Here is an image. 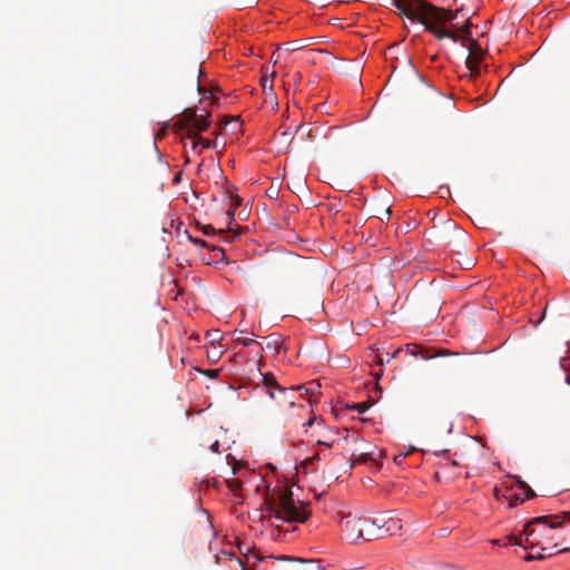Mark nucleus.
I'll return each instance as SVG.
<instances>
[{
    "instance_id": "31",
    "label": "nucleus",
    "mask_w": 570,
    "mask_h": 570,
    "mask_svg": "<svg viewBox=\"0 0 570 570\" xmlns=\"http://www.w3.org/2000/svg\"><path fill=\"white\" fill-rule=\"evenodd\" d=\"M368 459H370V453H361L357 456L356 461L357 462H366Z\"/></svg>"
},
{
    "instance_id": "38",
    "label": "nucleus",
    "mask_w": 570,
    "mask_h": 570,
    "mask_svg": "<svg viewBox=\"0 0 570 570\" xmlns=\"http://www.w3.org/2000/svg\"><path fill=\"white\" fill-rule=\"evenodd\" d=\"M314 423L313 419H309L306 423H304V426H312Z\"/></svg>"
},
{
    "instance_id": "14",
    "label": "nucleus",
    "mask_w": 570,
    "mask_h": 570,
    "mask_svg": "<svg viewBox=\"0 0 570 570\" xmlns=\"http://www.w3.org/2000/svg\"><path fill=\"white\" fill-rule=\"evenodd\" d=\"M189 139L193 140V149L195 150L197 148V146L199 144L203 145V148H210V147H215L213 145V142L209 140V139H204L202 138L200 136H198L197 134H193L191 130H189V134H188V137Z\"/></svg>"
},
{
    "instance_id": "43",
    "label": "nucleus",
    "mask_w": 570,
    "mask_h": 570,
    "mask_svg": "<svg viewBox=\"0 0 570 570\" xmlns=\"http://www.w3.org/2000/svg\"><path fill=\"white\" fill-rule=\"evenodd\" d=\"M352 438H353V440H354V441H357V439H358V436H357V434H356V433H353V434H352Z\"/></svg>"
},
{
    "instance_id": "2",
    "label": "nucleus",
    "mask_w": 570,
    "mask_h": 570,
    "mask_svg": "<svg viewBox=\"0 0 570 570\" xmlns=\"http://www.w3.org/2000/svg\"><path fill=\"white\" fill-rule=\"evenodd\" d=\"M308 507L303 501H295L288 489L273 492L265 501V510L269 517L287 523L305 522L311 514Z\"/></svg>"
},
{
    "instance_id": "46",
    "label": "nucleus",
    "mask_w": 570,
    "mask_h": 570,
    "mask_svg": "<svg viewBox=\"0 0 570 570\" xmlns=\"http://www.w3.org/2000/svg\"><path fill=\"white\" fill-rule=\"evenodd\" d=\"M291 261L292 262H296V261H298V258L297 257H291Z\"/></svg>"
},
{
    "instance_id": "33",
    "label": "nucleus",
    "mask_w": 570,
    "mask_h": 570,
    "mask_svg": "<svg viewBox=\"0 0 570 570\" xmlns=\"http://www.w3.org/2000/svg\"><path fill=\"white\" fill-rule=\"evenodd\" d=\"M219 442L216 440L212 443L210 451H213L214 453H219Z\"/></svg>"
},
{
    "instance_id": "1",
    "label": "nucleus",
    "mask_w": 570,
    "mask_h": 570,
    "mask_svg": "<svg viewBox=\"0 0 570 570\" xmlns=\"http://www.w3.org/2000/svg\"><path fill=\"white\" fill-rule=\"evenodd\" d=\"M392 3L409 19L424 24L425 29L438 39L450 38L458 41L461 33H463L464 39L468 40L470 35L469 18L465 19L464 26L460 28L456 23L446 27V23L456 19L463 12V9L452 11L434 7L424 0H392Z\"/></svg>"
},
{
    "instance_id": "28",
    "label": "nucleus",
    "mask_w": 570,
    "mask_h": 570,
    "mask_svg": "<svg viewBox=\"0 0 570 570\" xmlns=\"http://www.w3.org/2000/svg\"><path fill=\"white\" fill-rule=\"evenodd\" d=\"M391 216V209L386 208L383 214L379 215L377 217L383 222L384 219L389 220Z\"/></svg>"
},
{
    "instance_id": "24",
    "label": "nucleus",
    "mask_w": 570,
    "mask_h": 570,
    "mask_svg": "<svg viewBox=\"0 0 570 570\" xmlns=\"http://www.w3.org/2000/svg\"><path fill=\"white\" fill-rule=\"evenodd\" d=\"M247 553H250L252 557L256 560V561H261L263 558L261 557L259 554V551H257L255 548L254 549H250L247 551ZM246 558L247 560H249L250 556L249 554H246Z\"/></svg>"
},
{
    "instance_id": "9",
    "label": "nucleus",
    "mask_w": 570,
    "mask_h": 570,
    "mask_svg": "<svg viewBox=\"0 0 570 570\" xmlns=\"http://www.w3.org/2000/svg\"><path fill=\"white\" fill-rule=\"evenodd\" d=\"M263 385L271 399H276L275 391L281 386L272 373L262 374Z\"/></svg>"
},
{
    "instance_id": "20",
    "label": "nucleus",
    "mask_w": 570,
    "mask_h": 570,
    "mask_svg": "<svg viewBox=\"0 0 570 570\" xmlns=\"http://www.w3.org/2000/svg\"><path fill=\"white\" fill-rule=\"evenodd\" d=\"M505 544L523 546L522 540L513 534L507 537Z\"/></svg>"
},
{
    "instance_id": "15",
    "label": "nucleus",
    "mask_w": 570,
    "mask_h": 570,
    "mask_svg": "<svg viewBox=\"0 0 570 570\" xmlns=\"http://www.w3.org/2000/svg\"><path fill=\"white\" fill-rule=\"evenodd\" d=\"M225 557L229 561L230 569L238 568L239 570H248L244 567L243 561L234 553H226Z\"/></svg>"
},
{
    "instance_id": "25",
    "label": "nucleus",
    "mask_w": 570,
    "mask_h": 570,
    "mask_svg": "<svg viewBox=\"0 0 570 570\" xmlns=\"http://www.w3.org/2000/svg\"><path fill=\"white\" fill-rule=\"evenodd\" d=\"M551 550H554L556 552H567V551H570V547L559 548V544L554 543L553 547L551 548ZM552 553H553L552 551L549 552L550 556Z\"/></svg>"
},
{
    "instance_id": "39",
    "label": "nucleus",
    "mask_w": 570,
    "mask_h": 570,
    "mask_svg": "<svg viewBox=\"0 0 570 570\" xmlns=\"http://www.w3.org/2000/svg\"><path fill=\"white\" fill-rule=\"evenodd\" d=\"M345 434H346V435L343 438V440H344L345 442H347V441H348V439H350L348 430H345Z\"/></svg>"
},
{
    "instance_id": "4",
    "label": "nucleus",
    "mask_w": 570,
    "mask_h": 570,
    "mask_svg": "<svg viewBox=\"0 0 570 570\" xmlns=\"http://www.w3.org/2000/svg\"><path fill=\"white\" fill-rule=\"evenodd\" d=\"M346 539L351 543H358L365 540L376 539L377 529H374L372 523H368L367 519L362 518H347L344 522L343 529Z\"/></svg>"
},
{
    "instance_id": "18",
    "label": "nucleus",
    "mask_w": 570,
    "mask_h": 570,
    "mask_svg": "<svg viewBox=\"0 0 570 570\" xmlns=\"http://www.w3.org/2000/svg\"><path fill=\"white\" fill-rule=\"evenodd\" d=\"M370 406H371V403L362 402V403L354 404L352 407L355 409L358 413H364L370 409Z\"/></svg>"
},
{
    "instance_id": "41",
    "label": "nucleus",
    "mask_w": 570,
    "mask_h": 570,
    "mask_svg": "<svg viewBox=\"0 0 570 570\" xmlns=\"http://www.w3.org/2000/svg\"><path fill=\"white\" fill-rule=\"evenodd\" d=\"M179 180H180V174H177V175L175 176V178H174V181H175V183H178Z\"/></svg>"
},
{
    "instance_id": "40",
    "label": "nucleus",
    "mask_w": 570,
    "mask_h": 570,
    "mask_svg": "<svg viewBox=\"0 0 570 570\" xmlns=\"http://www.w3.org/2000/svg\"><path fill=\"white\" fill-rule=\"evenodd\" d=\"M311 570H323V569L321 568V566L315 564V566H312Z\"/></svg>"
},
{
    "instance_id": "19",
    "label": "nucleus",
    "mask_w": 570,
    "mask_h": 570,
    "mask_svg": "<svg viewBox=\"0 0 570 570\" xmlns=\"http://www.w3.org/2000/svg\"><path fill=\"white\" fill-rule=\"evenodd\" d=\"M237 342H239L243 346L245 347H249L252 346L253 344H256L257 346H262L261 343L258 342H255L254 340L252 338H240V337H237L236 338Z\"/></svg>"
},
{
    "instance_id": "32",
    "label": "nucleus",
    "mask_w": 570,
    "mask_h": 570,
    "mask_svg": "<svg viewBox=\"0 0 570 570\" xmlns=\"http://www.w3.org/2000/svg\"><path fill=\"white\" fill-rule=\"evenodd\" d=\"M523 500L524 499L519 495H515L514 499L509 502V508H513L518 502H523Z\"/></svg>"
},
{
    "instance_id": "29",
    "label": "nucleus",
    "mask_w": 570,
    "mask_h": 570,
    "mask_svg": "<svg viewBox=\"0 0 570 570\" xmlns=\"http://www.w3.org/2000/svg\"><path fill=\"white\" fill-rule=\"evenodd\" d=\"M208 336L210 337V343L214 344V342L220 340L219 332L215 331L213 333H209Z\"/></svg>"
},
{
    "instance_id": "48",
    "label": "nucleus",
    "mask_w": 570,
    "mask_h": 570,
    "mask_svg": "<svg viewBox=\"0 0 570 570\" xmlns=\"http://www.w3.org/2000/svg\"><path fill=\"white\" fill-rule=\"evenodd\" d=\"M567 383L570 384V375H567Z\"/></svg>"
},
{
    "instance_id": "8",
    "label": "nucleus",
    "mask_w": 570,
    "mask_h": 570,
    "mask_svg": "<svg viewBox=\"0 0 570 570\" xmlns=\"http://www.w3.org/2000/svg\"><path fill=\"white\" fill-rule=\"evenodd\" d=\"M264 340L266 342H265V346H263V345L261 346L262 350L266 348L268 351L274 352L275 354L279 353V351L283 347V340H282L281 334L272 333L268 336L264 337Z\"/></svg>"
},
{
    "instance_id": "17",
    "label": "nucleus",
    "mask_w": 570,
    "mask_h": 570,
    "mask_svg": "<svg viewBox=\"0 0 570 570\" xmlns=\"http://www.w3.org/2000/svg\"><path fill=\"white\" fill-rule=\"evenodd\" d=\"M468 49H469V53L472 55V53H479L481 56L484 55L481 46L478 43V41L475 40H472L470 39V42H469V46H468Z\"/></svg>"
},
{
    "instance_id": "34",
    "label": "nucleus",
    "mask_w": 570,
    "mask_h": 570,
    "mask_svg": "<svg viewBox=\"0 0 570 570\" xmlns=\"http://www.w3.org/2000/svg\"><path fill=\"white\" fill-rule=\"evenodd\" d=\"M237 236H238V234H237V233H235V232H232V230H229V232H227V233H226V239H227L228 242H232V240H233V239H235Z\"/></svg>"
},
{
    "instance_id": "16",
    "label": "nucleus",
    "mask_w": 570,
    "mask_h": 570,
    "mask_svg": "<svg viewBox=\"0 0 570 570\" xmlns=\"http://www.w3.org/2000/svg\"><path fill=\"white\" fill-rule=\"evenodd\" d=\"M411 70H412V76H413V78L416 80V82H417L421 87H425L426 89H429V90L433 91L432 87H430L429 85H426V83L424 82V79H423V78L421 77V75H420V73L414 69V67H413V66H411ZM434 92H435L436 95H440V92H438V91H435V90H434Z\"/></svg>"
},
{
    "instance_id": "10",
    "label": "nucleus",
    "mask_w": 570,
    "mask_h": 570,
    "mask_svg": "<svg viewBox=\"0 0 570 570\" xmlns=\"http://www.w3.org/2000/svg\"><path fill=\"white\" fill-rule=\"evenodd\" d=\"M482 57L483 56H481L479 53H472V55L469 53L468 55L466 60H465V65H466V68L470 71L471 76L479 75V72H480L479 63H480Z\"/></svg>"
},
{
    "instance_id": "13",
    "label": "nucleus",
    "mask_w": 570,
    "mask_h": 570,
    "mask_svg": "<svg viewBox=\"0 0 570 570\" xmlns=\"http://www.w3.org/2000/svg\"><path fill=\"white\" fill-rule=\"evenodd\" d=\"M197 114L195 110H190V109H187L183 112L181 115V119L184 120V122L187 124L188 126V132H186V136L188 137V134H189V130L193 131V126L195 125V122L197 121Z\"/></svg>"
},
{
    "instance_id": "7",
    "label": "nucleus",
    "mask_w": 570,
    "mask_h": 570,
    "mask_svg": "<svg viewBox=\"0 0 570 570\" xmlns=\"http://www.w3.org/2000/svg\"><path fill=\"white\" fill-rule=\"evenodd\" d=\"M403 528L402 521L400 518L389 514V519L386 522L385 528L383 529L382 533L384 535H396L400 534L401 530Z\"/></svg>"
},
{
    "instance_id": "36",
    "label": "nucleus",
    "mask_w": 570,
    "mask_h": 570,
    "mask_svg": "<svg viewBox=\"0 0 570 570\" xmlns=\"http://www.w3.org/2000/svg\"><path fill=\"white\" fill-rule=\"evenodd\" d=\"M190 240L196 243V244H199L200 246H207L205 240H202V239H198V238H191V237H190Z\"/></svg>"
},
{
    "instance_id": "27",
    "label": "nucleus",
    "mask_w": 570,
    "mask_h": 570,
    "mask_svg": "<svg viewBox=\"0 0 570 570\" xmlns=\"http://www.w3.org/2000/svg\"><path fill=\"white\" fill-rule=\"evenodd\" d=\"M202 230H203L204 235H210L212 233L216 232V229L212 225L203 226Z\"/></svg>"
},
{
    "instance_id": "37",
    "label": "nucleus",
    "mask_w": 570,
    "mask_h": 570,
    "mask_svg": "<svg viewBox=\"0 0 570 570\" xmlns=\"http://www.w3.org/2000/svg\"><path fill=\"white\" fill-rule=\"evenodd\" d=\"M195 72L197 73V82H196V86H197V88H198V89H200V83H199V77H200V73H202L200 68H197V69L195 70Z\"/></svg>"
},
{
    "instance_id": "30",
    "label": "nucleus",
    "mask_w": 570,
    "mask_h": 570,
    "mask_svg": "<svg viewBox=\"0 0 570 570\" xmlns=\"http://www.w3.org/2000/svg\"><path fill=\"white\" fill-rule=\"evenodd\" d=\"M218 370H207L205 372V375L210 377V379H216L218 376Z\"/></svg>"
},
{
    "instance_id": "47",
    "label": "nucleus",
    "mask_w": 570,
    "mask_h": 570,
    "mask_svg": "<svg viewBox=\"0 0 570 570\" xmlns=\"http://www.w3.org/2000/svg\"><path fill=\"white\" fill-rule=\"evenodd\" d=\"M228 214L230 215V218L233 219L234 213L229 210Z\"/></svg>"
},
{
    "instance_id": "3",
    "label": "nucleus",
    "mask_w": 570,
    "mask_h": 570,
    "mask_svg": "<svg viewBox=\"0 0 570 570\" xmlns=\"http://www.w3.org/2000/svg\"><path fill=\"white\" fill-rule=\"evenodd\" d=\"M566 519H570V512L562 515L549 514L531 519L524 525V542L533 547L543 543L544 540H552V530L562 527Z\"/></svg>"
},
{
    "instance_id": "35",
    "label": "nucleus",
    "mask_w": 570,
    "mask_h": 570,
    "mask_svg": "<svg viewBox=\"0 0 570 570\" xmlns=\"http://www.w3.org/2000/svg\"><path fill=\"white\" fill-rule=\"evenodd\" d=\"M335 443H337V440H333L332 442L317 441V444L324 445L327 448H332Z\"/></svg>"
},
{
    "instance_id": "22",
    "label": "nucleus",
    "mask_w": 570,
    "mask_h": 570,
    "mask_svg": "<svg viewBox=\"0 0 570 570\" xmlns=\"http://www.w3.org/2000/svg\"><path fill=\"white\" fill-rule=\"evenodd\" d=\"M521 487L524 490L525 498L531 499L535 495L534 491L527 483L522 482Z\"/></svg>"
},
{
    "instance_id": "26",
    "label": "nucleus",
    "mask_w": 570,
    "mask_h": 570,
    "mask_svg": "<svg viewBox=\"0 0 570 570\" xmlns=\"http://www.w3.org/2000/svg\"><path fill=\"white\" fill-rule=\"evenodd\" d=\"M534 559H537V560H542V559H544V554H543V553H539V554H537V556H533V554H527V556L524 557V560H525V561H532V560H534Z\"/></svg>"
},
{
    "instance_id": "12",
    "label": "nucleus",
    "mask_w": 570,
    "mask_h": 570,
    "mask_svg": "<svg viewBox=\"0 0 570 570\" xmlns=\"http://www.w3.org/2000/svg\"><path fill=\"white\" fill-rule=\"evenodd\" d=\"M209 114L206 112V115H199L197 116V121L193 126V134L203 132L208 129L209 127V120H208Z\"/></svg>"
},
{
    "instance_id": "42",
    "label": "nucleus",
    "mask_w": 570,
    "mask_h": 570,
    "mask_svg": "<svg viewBox=\"0 0 570 570\" xmlns=\"http://www.w3.org/2000/svg\"><path fill=\"white\" fill-rule=\"evenodd\" d=\"M377 362H379V364H383L384 358L380 355V356H377Z\"/></svg>"
},
{
    "instance_id": "5",
    "label": "nucleus",
    "mask_w": 570,
    "mask_h": 570,
    "mask_svg": "<svg viewBox=\"0 0 570 570\" xmlns=\"http://www.w3.org/2000/svg\"><path fill=\"white\" fill-rule=\"evenodd\" d=\"M406 352L410 353L411 355L417 357L420 356L422 360H431L433 357H436V356H444V355H449L450 353L448 351H436V352H431L429 350H423L421 348L420 346L415 345V344H407L406 345Z\"/></svg>"
},
{
    "instance_id": "21",
    "label": "nucleus",
    "mask_w": 570,
    "mask_h": 570,
    "mask_svg": "<svg viewBox=\"0 0 570 570\" xmlns=\"http://www.w3.org/2000/svg\"><path fill=\"white\" fill-rule=\"evenodd\" d=\"M174 128L177 130V131H181V130H187L188 131V126L186 122H184V120L181 118H179L175 124H174Z\"/></svg>"
},
{
    "instance_id": "11",
    "label": "nucleus",
    "mask_w": 570,
    "mask_h": 570,
    "mask_svg": "<svg viewBox=\"0 0 570 570\" xmlns=\"http://www.w3.org/2000/svg\"><path fill=\"white\" fill-rule=\"evenodd\" d=\"M389 514L390 513H385V514H381L374 519H367L368 523H372L374 529H377V533L376 534V538H382L383 537V529L385 528L386 525V522H387V519H389Z\"/></svg>"
},
{
    "instance_id": "6",
    "label": "nucleus",
    "mask_w": 570,
    "mask_h": 570,
    "mask_svg": "<svg viewBox=\"0 0 570 570\" xmlns=\"http://www.w3.org/2000/svg\"><path fill=\"white\" fill-rule=\"evenodd\" d=\"M301 387L297 386L295 389H286V387H282L279 386L275 393H276V399H274L279 405H288V406H294L295 405V395H294V391L295 390H299Z\"/></svg>"
},
{
    "instance_id": "23",
    "label": "nucleus",
    "mask_w": 570,
    "mask_h": 570,
    "mask_svg": "<svg viewBox=\"0 0 570 570\" xmlns=\"http://www.w3.org/2000/svg\"><path fill=\"white\" fill-rule=\"evenodd\" d=\"M223 352L222 351H217L215 347H214V351L213 353H209L208 352V358L213 362H216L220 358Z\"/></svg>"
},
{
    "instance_id": "49",
    "label": "nucleus",
    "mask_w": 570,
    "mask_h": 570,
    "mask_svg": "<svg viewBox=\"0 0 570 570\" xmlns=\"http://www.w3.org/2000/svg\"><path fill=\"white\" fill-rule=\"evenodd\" d=\"M452 465H458V462L455 460L452 461Z\"/></svg>"
},
{
    "instance_id": "45",
    "label": "nucleus",
    "mask_w": 570,
    "mask_h": 570,
    "mask_svg": "<svg viewBox=\"0 0 570 570\" xmlns=\"http://www.w3.org/2000/svg\"><path fill=\"white\" fill-rule=\"evenodd\" d=\"M240 204V199L238 197H236V203L235 205L238 206Z\"/></svg>"
},
{
    "instance_id": "44",
    "label": "nucleus",
    "mask_w": 570,
    "mask_h": 570,
    "mask_svg": "<svg viewBox=\"0 0 570 570\" xmlns=\"http://www.w3.org/2000/svg\"><path fill=\"white\" fill-rule=\"evenodd\" d=\"M267 86H268L267 80H266V79H265V80H263V87H264V88H266Z\"/></svg>"
}]
</instances>
